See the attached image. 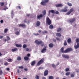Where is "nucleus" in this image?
I'll return each mask as SVG.
<instances>
[{"label":"nucleus","instance_id":"1","mask_svg":"<svg viewBox=\"0 0 79 79\" xmlns=\"http://www.w3.org/2000/svg\"><path fill=\"white\" fill-rule=\"evenodd\" d=\"M61 52L62 53H68V52H69L73 51V49L71 48H68L64 51V48L62 47L61 48Z\"/></svg>","mask_w":79,"mask_h":79},{"label":"nucleus","instance_id":"2","mask_svg":"<svg viewBox=\"0 0 79 79\" xmlns=\"http://www.w3.org/2000/svg\"><path fill=\"white\" fill-rule=\"evenodd\" d=\"M35 43L37 45H40L42 47H43L44 46V43L42 42V41H40L38 40H35Z\"/></svg>","mask_w":79,"mask_h":79},{"label":"nucleus","instance_id":"3","mask_svg":"<svg viewBox=\"0 0 79 79\" xmlns=\"http://www.w3.org/2000/svg\"><path fill=\"white\" fill-rule=\"evenodd\" d=\"M76 42L77 43V45L74 46L75 49H77L79 48V39L77 38L76 39Z\"/></svg>","mask_w":79,"mask_h":79},{"label":"nucleus","instance_id":"4","mask_svg":"<svg viewBox=\"0 0 79 79\" xmlns=\"http://www.w3.org/2000/svg\"><path fill=\"white\" fill-rule=\"evenodd\" d=\"M49 2V0H44L43 1H42L41 2V4L43 6H45L47 5L46 3H48Z\"/></svg>","mask_w":79,"mask_h":79},{"label":"nucleus","instance_id":"5","mask_svg":"<svg viewBox=\"0 0 79 79\" xmlns=\"http://www.w3.org/2000/svg\"><path fill=\"white\" fill-rule=\"evenodd\" d=\"M44 59L43 58L42 59H41L39 61L37 64V66H40V64H42L43 63H44Z\"/></svg>","mask_w":79,"mask_h":79},{"label":"nucleus","instance_id":"6","mask_svg":"<svg viewBox=\"0 0 79 79\" xmlns=\"http://www.w3.org/2000/svg\"><path fill=\"white\" fill-rule=\"evenodd\" d=\"M46 22L48 25H50V24H52V21H51V20L48 17L46 18Z\"/></svg>","mask_w":79,"mask_h":79},{"label":"nucleus","instance_id":"7","mask_svg":"<svg viewBox=\"0 0 79 79\" xmlns=\"http://www.w3.org/2000/svg\"><path fill=\"white\" fill-rule=\"evenodd\" d=\"M73 11L74 9L71 8L70 9V10L68 12L66 13V14L67 15H70V14H71V13H72V12H73Z\"/></svg>","mask_w":79,"mask_h":79},{"label":"nucleus","instance_id":"8","mask_svg":"<svg viewBox=\"0 0 79 79\" xmlns=\"http://www.w3.org/2000/svg\"><path fill=\"white\" fill-rule=\"evenodd\" d=\"M75 20H76V19L73 18L72 19L69 20H68V22H69L70 23L72 24V23H73V22H74V21H75Z\"/></svg>","mask_w":79,"mask_h":79},{"label":"nucleus","instance_id":"9","mask_svg":"<svg viewBox=\"0 0 79 79\" xmlns=\"http://www.w3.org/2000/svg\"><path fill=\"white\" fill-rule=\"evenodd\" d=\"M47 51V48L46 47H45L43 49L41 50V53H45L46 51Z\"/></svg>","mask_w":79,"mask_h":79},{"label":"nucleus","instance_id":"10","mask_svg":"<svg viewBox=\"0 0 79 79\" xmlns=\"http://www.w3.org/2000/svg\"><path fill=\"white\" fill-rule=\"evenodd\" d=\"M60 11L61 12H63V13H64V12H66L67 11H68V10L66 9V8H64V9H62L60 10Z\"/></svg>","mask_w":79,"mask_h":79},{"label":"nucleus","instance_id":"11","mask_svg":"<svg viewBox=\"0 0 79 79\" xmlns=\"http://www.w3.org/2000/svg\"><path fill=\"white\" fill-rule=\"evenodd\" d=\"M62 56L63 57V58H67V59H68V58H69V56H68V55L63 54L62 55Z\"/></svg>","mask_w":79,"mask_h":79},{"label":"nucleus","instance_id":"12","mask_svg":"<svg viewBox=\"0 0 79 79\" xmlns=\"http://www.w3.org/2000/svg\"><path fill=\"white\" fill-rule=\"evenodd\" d=\"M43 17V15L42 14H41L40 15H37V19H40V18H42Z\"/></svg>","mask_w":79,"mask_h":79},{"label":"nucleus","instance_id":"13","mask_svg":"<svg viewBox=\"0 0 79 79\" xmlns=\"http://www.w3.org/2000/svg\"><path fill=\"white\" fill-rule=\"evenodd\" d=\"M19 27H23V28L26 27V25L24 24H19Z\"/></svg>","mask_w":79,"mask_h":79},{"label":"nucleus","instance_id":"14","mask_svg":"<svg viewBox=\"0 0 79 79\" xmlns=\"http://www.w3.org/2000/svg\"><path fill=\"white\" fill-rule=\"evenodd\" d=\"M56 7H62L63 6V5L61 4H58L56 5Z\"/></svg>","mask_w":79,"mask_h":79},{"label":"nucleus","instance_id":"15","mask_svg":"<svg viewBox=\"0 0 79 79\" xmlns=\"http://www.w3.org/2000/svg\"><path fill=\"white\" fill-rule=\"evenodd\" d=\"M48 70H46L44 72V76H47L48 74Z\"/></svg>","mask_w":79,"mask_h":79},{"label":"nucleus","instance_id":"16","mask_svg":"<svg viewBox=\"0 0 79 79\" xmlns=\"http://www.w3.org/2000/svg\"><path fill=\"white\" fill-rule=\"evenodd\" d=\"M35 60H34L31 62V66H34L35 64Z\"/></svg>","mask_w":79,"mask_h":79},{"label":"nucleus","instance_id":"17","mask_svg":"<svg viewBox=\"0 0 79 79\" xmlns=\"http://www.w3.org/2000/svg\"><path fill=\"white\" fill-rule=\"evenodd\" d=\"M56 35L57 37H61V34L60 33H58L56 34Z\"/></svg>","mask_w":79,"mask_h":79},{"label":"nucleus","instance_id":"18","mask_svg":"<svg viewBox=\"0 0 79 79\" xmlns=\"http://www.w3.org/2000/svg\"><path fill=\"white\" fill-rule=\"evenodd\" d=\"M18 50V48H15L14 49H12V52H16V51H17Z\"/></svg>","mask_w":79,"mask_h":79},{"label":"nucleus","instance_id":"19","mask_svg":"<svg viewBox=\"0 0 79 79\" xmlns=\"http://www.w3.org/2000/svg\"><path fill=\"white\" fill-rule=\"evenodd\" d=\"M49 14L50 13H55V10H49Z\"/></svg>","mask_w":79,"mask_h":79},{"label":"nucleus","instance_id":"20","mask_svg":"<svg viewBox=\"0 0 79 79\" xmlns=\"http://www.w3.org/2000/svg\"><path fill=\"white\" fill-rule=\"evenodd\" d=\"M40 24V22L39 21H38L36 22V26H39Z\"/></svg>","mask_w":79,"mask_h":79},{"label":"nucleus","instance_id":"21","mask_svg":"<svg viewBox=\"0 0 79 79\" xmlns=\"http://www.w3.org/2000/svg\"><path fill=\"white\" fill-rule=\"evenodd\" d=\"M15 45L17 47H22V45L21 44H16Z\"/></svg>","mask_w":79,"mask_h":79},{"label":"nucleus","instance_id":"22","mask_svg":"<svg viewBox=\"0 0 79 79\" xmlns=\"http://www.w3.org/2000/svg\"><path fill=\"white\" fill-rule=\"evenodd\" d=\"M49 47H50V48H52L53 47V44L52 43H51L49 44Z\"/></svg>","mask_w":79,"mask_h":79},{"label":"nucleus","instance_id":"23","mask_svg":"<svg viewBox=\"0 0 79 79\" xmlns=\"http://www.w3.org/2000/svg\"><path fill=\"white\" fill-rule=\"evenodd\" d=\"M57 32H59L61 31V28L60 27H59L57 29Z\"/></svg>","mask_w":79,"mask_h":79},{"label":"nucleus","instance_id":"24","mask_svg":"<svg viewBox=\"0 0 79 79\" xmlns=\"http://www.w3.org/2000/svg\"><path fill=\"white\" fill-rule=\"evenodd\" d=\"M43 16H45V15H46V10H44L43 11Z\"/></svg>","mask_w":79,"mask_h":79},{"label":"nucleus","instance_id":"25","mask_svg":"<svg viewBox=\"0 0 79 79\" xmlns=\"http://www.w3.org/2000/svg\"><path fill=\"white\" fill-rule=\"evenodd\" d=\"M17 60L18 61H20L21 60V57L19 56H18L17 58Z\"/></svg>","mask_w":79,"mask_h":79},{"label":"nucleus","instance_id":"26","mask_svg":"<svg viewBox=\"0 0 79 79\" xmlns=\"http://www.w3.org/2000/svg\"><path fill=\"white\" fill-rule=\"evenodd\" d=\"M7 61L8 62L11 63V62H12V59H8L7 60Z\"/></svg>","mask_w":79,"mask_h":79},{"label":"nucleus","instance_id":"27","mask_svg":"<svg viewBox=\"0 0 79 79\" xmlns=\"http://www.w3.org/2000/svg\"><path fill=\"white\" fill-rule=\"evenodd\" d=\"M24 60H29V57L27 56H25L24 57Z\"/></svg>","mask_w":79,"mask_h":79},{"label":"nucleus","instance_id":"28","mask_svg":"<svg viewBox=\"0 0 79 79\" xmlns=\"http://www.w3.org/2000/svg\"><path fill=\"white\" fill-rule=\"evenodd\" d=\"M71 42V39L69 38V39H68L67 40L68 43H70Z\"/></svg>","mask_w":79,"mask_h":79},{"label":"nucleus","instance_id":"29","mask_svg":"<svg viewBox=\"0 0 79 79\" xmlns=\"http://www.w3.org/2000/svg\"><path fill=\"white\" fill-rule=\"evenodd\" d=\"M64 46H66V45H67V42H66V40H65L64 41Z\"/></svg>","mask_w":79,"mask_h":79},{"label":"nucleus","instance_id":"30","mask_svg":"<svg viewBox=\"0 0 79 79\" xmlns=\"http://www.w3.org/2000/svg\"><path fill=\"white\" fill-rule=\"evenodd\" d=\"M48 33V32H47V31H43L42 32V34H47Z\"/></svg>","mask_w":79,"mask_h":79},{"label":"nucleus","instance_id":"31","mask_svg":"<svg viewBox=\"0 0 79 79\" xmlns=\"http://www.w3.org/2000/svg\"><path fill=\"white\" fill-rule=\"evenodd\" d=\"M49 27L50 29H53V26L52 25H50Z\"/></svg>","mask_w":79,"mask_h":79},{"label":"nucleus","instance_id":"32","mask_svg":"<svg viewBox=\"0 0 79 79\" xmlns=\"http://www.w3.org/2000/svg\"><path fill=\"white\" fill-rule=\"evenodd\" d=\"M8 29L7 28L5 29L4 30V33H6V32H8Z\"/></svg>","mask_w":79,"mask_h":79},{"label":"nucleus","instance_id":"33","mask_svg":"<svg viewBox=\"0 0 79 79\" xmlns=\"http://www.w3.org/2000/svg\"><path fill=\"white\" fill-rule=\"evenodd\" d=\"M15 34L16 35H19V32L17 31L15 32Z\"/></svg>","mask_w":79,"mask_h":79},{"label":"nucleus","instance_id":"34","mask_svg":"<svg viewBox=\"0 0 79 79\" xmlns=\"http://www.w3.org/2000/svg\"><path fill=\"white\" fill-rule=\"evenodd\" d=\"M67 5H68L69 6H72V4L71 3H69V2H68Z\"/></svg>","mask_w":79,"mask_h":79},{"label":"nucleus","instance_id":"35","mask_svg":"<svg viewBox=\"0 0 79 79\" xmlns=\"http://www.w3.org/2000/svg\"><path fill=\"white\" fill-rule=\"evenodd\" d=\"M36 79H39V76L38 75H36L35 77Z\"/></svg>","mask_w":79,"mask_h":79},{"label":"nucleus","instance_id":"36","mask_svg":"<svg viewBox=\"0 0 79 79\" xmlns=\"http://www.w3.org/2000/svg\"><path fill=\"white\" fill-rule=\"evenodd\" d=\"M49 79H53V77L52 76H50L49 77Z\"/></svg>","mask_w":79,"mask_h":79},{"label":"nucleus","instance_id":"37","mask_svg":"<svg viewBox=\"0 0 79 79\" xmlns=\"http://www.w3.org/2000/svg\"><path fill=\"white\" fill-rule=\"evenodd\" d=\"M69 74H70V72H68L66 73V76H68V75H69Z\"/></svg>","mask_w":79,"mask_h":79},{"label":"nucleus","instance_id":"38","mask_svg":"<svg viewBox=\"0 0 79 79\" xmlns=\"http://www.w3.org/2000/svg\"><path fill=\"white\" fill-rule=\"evenodd\" d=\"M26 47H27V45L25 44H23V48H26Z\"/></svg>","mask_w":79,"mask_h":79},{"label":"nucleus","instance_id":"39","mask_svg":"<svg viewBox=\"0 0 79 79\" xmlns=\"http://www.w3.org/2000/svg\"><path fill=\"white\" fill-rule=\"evenodd\" d=\"M19 69H23L24 68V67H23V66H19Z\"/></svg>","mask_w":79,"mask_h":79},{"label":"nucleus","instance_id":"40","mask_svg":"<svg viewBox=\"0 0 79 79\" xmlns=\"http://www.w3.org/2000/svg\"><path fill=\"white\" fill-rule=\"evenodd\" d=\"M0 4L1 6H3L4 5V2H0Z\"/></svg>","mask_w":79,"mask_h":79},{"label":"nucleus","instance_id":"41","mask_svg":"<svg viewBox=\"0 0 79 79\" xmlns=\"http://www.w3.org/2000/svg\"><path fill=\"white\" fill-rule=\"evenodd\" d=\"M52 67L54 68H56V66H55V64H52Z\"/></svg>","mask_w":79,"mask_h":79},{"label":"nucleus","instance_id":"42","mask_svg":"<svg viewBox=\"0 0 79 79\" xmlns=\"http://www.w3.org/2000/svg\"><path fill=\"white\" fill-rule=\"evenodd\" d=\"M5 66H7L8 65V64L7 62H6L4 63Z\"/></svg>","mask_w":79,"mask_h":79},{"label":"nucleus","instance_id":"43","mask_svg":"<svg viewBox=\"0 0 79 79\" xmlns=\"http://www.w3.org/2000/svg\"><path fill=\"white\" fill-rule=\"evenodd\" d=\"M34 35H35V36H37V35H39V33H34L33 34Z\"/></svg>","mask_w":79,"mask_h":79},{"label":"nucleus","instance_id":"44","mask_svg":"<svg viewBox=\"0 0 79 79\" xmlns=\"http://www.w3.org/2000/svg\"><path fill=\"white\" fill-rule=\"evenodd\" d=\"M54 13L55 14H59V12H58V11H56V12L55 11Z\"/></svg>","mask_w":79,"mask_h":79},{"label":"nucleus","instance_id":"45","mask_svg":"<svg viewBox=\"0 0 79 79\" xmlns=\"http://www.w3.org/2000/svg\"><path fill=\"white\" fill-rule=\"evenodd\" d=\"M26 52H28L29 50V49L28 48H26L25 50Z\"/></svg>","mask_w":79,"mask_h":79},{"label":"nucleus","instance_id":"46","mask_svg":"<svg viewBox=\"0 0 79 79\" xmlns=\"http://www.w3.org/2000/svg\"><path fill=\"white\" fill-rule=\"evenodd\" d=\"M71 77H74V74H71Z\"/></svg>","mask_w":79,"mask_h":79},{"label":"nucleus","instance_id":"47","mask_svg":"<svg viewBox=\"0 0 79 79\" xmlns=\"http://www.w3.org/2000/svg\"><path fill=\"white\" fill-rule=\"evenodd\" d=\"M3 74V72H2V71L0 70V75H2Z\"/></svg>","mask_w":79,"mask_h":79},{"label":"nucleus","instance_id":"48","mask_svg":"<svg viewBox=\"0 0 79 79\" xmlns=\"http://www.w3.org/2000/svg\"><path fill=\"white\" fill-rule=\"evenodd\" d=\"M30 54L29 53H28L27 55V57H29L30 56Z\"/></svg>","mask_w":79,"mask_h":79},{"label":"nucleus","instance_id":"49","mask_svg":"<svg viewBox=\"0 0 79 79\" xmlns=\"http://www.w3.org/2000/svg\"><path fill=\"white\" fill-rule=\"evenodd\" d=\"M16 8H19V9H20V10H21V6H17Z\"/></svg>","mask_w":79,"mask_h":79},{"label":"nucleus","instance_id":"50","mask_svg":"<svg viewBox=\"0 0 79 79\" xmlns=\"http://www.w3.org/2000/svg\"><path fill=\"white\" fill-rule=\"evenodd\" d=\"M66 71H69V68H67L65 69Z\"/></svg>","mask_w":79,"mask_h":79},{"label":"nucleus","instance_id":"51","mask_svg":"<svg viewBox=\"0 0 79 79\" xmlns=\"http://www.w3.org/2000/svg\"><path fill=\"white\" fill-rule=\"evenodd\" d=\"M56 40H60V38L58 37L56 38Z\"/></svg>","mask_w":79,"mask_h":79},{"label":"nucleus","instance_id":"52","mask_svg":"<svg viewBox=\"0 0 79 79\" xmlns=\"http://www.w3.org/2000/svg\"><path fill=\"white\" fill-rule=\"evenodd\" d=\"M7 40H10V38L8 36H7Z\"/></svg>","mask_w":79,"mask_h":79},{"label":"nucleus","instance_id":"53","mask_svg":"<svg viewBox=\"0 0 79 79\" xmlns=\"http://www.w3.org/2000/svg\"><path fill=\"white\" fill-rule=\"evenodd\" d=\"M8 8L7 7H6L5 8L3 9V10H6L7 9H8Z\"/></svg>","mask_w":79,"mask_h":79},{"label":"nucleus","instance_id":"54","mask_svg":"<svg viewBox=\"0 0 79 79\" xmlns=\"http://www.w3.org/2000/svg\"><path fill=\"white\" fill-rule=\"evenodd\" d=\"M0 23H3V20H1L0 21Z\"/></svg>","mask_w":79,"mask_h":79},{"label":"nucleus","instance_id":"55","mask_svg":"<svg viewBox=\"0 0 79 79\" xmlns=\"http://www.w3.org/2000/svg\"><path fill=\"white\" fill-rule=\"evenodd\" d=\"M17 72L18 73H19V69H18L17 70Z\"/></svg>","mask_w":79,"mask_h":79},{"label":"nucleus","instance_id":"56","mask_svg":"<svg viewBox=\"0 0 79 79\" xmlns=\"http://www.w3.org/2000/svg\"><path fill=\"white\" fill-rule=\"evenodd\" d=\"M24 71H27V69L25 68L24 69Z\"/></svg>","mask_w":79,"mask_h":79},{"label":"nucleus","instance_id":"57","mask_svg":"<svg viewBox=\"0 0 79 79\" xmlns=\"http://www.w3.org/2000/svg\"><path fill=\"white\" fill-rule=\"evenodd\" d=\"M11 15H13V10H12L11 11Z\"/></svg>","mask_w":79,"mask_h":79},{"label":"nucleus","instance_id":"58","mask_svg":"<svg viewBox=\"0 0 79 79\" xmlns=\"http://www.w3.org/2000/svg\"><path fill=\"white\" fill-rule=\"evenodd\" d=\"M6 70H7V71H10V68H7L6 69Z\"/></svg>","mask_w":79,"mask_h":79},{"label":"nucleus","instance_id":"59","mask_svg":"<svg viewBox=\"0 0 79 79\" xmlns=\"http://www.w3.org/2000/svg\"><path fill=\"white\" fill-rule=\"evenodd\" d=\"M27 19H25L24 20V23H26L27 22V21H26Z\"/></svg>","mask_w":79,"mask_h":79},{"label":"nucleus","instance_id":"60","mask_svg":"<svg viewBox=\"0 0 79 79\" xmlns=\"http://www.w3.org/2000/svg\"><path fill=\"white\" fill-rule=\"evenodd\" d=\"M38 69L39 70H40V69H42V68L41 67H39Z\"/></svg>","mask_w":79,"mask_h":79},{"label":"nucleus","instance_id":"61","mask_svg":"<svg viewBox=\"0 0 79 79\" xmlns=\"http://www.w3.org/2000/svg\"><path fill=\"white\" fill-rule=\"evenodd\" d=\"M2 38H3V36H0V39H2Z\"/></svg>","mask_w":79,"mask_h":79},{"label":"nucleus","instance_id":"62","mask_svg":"<svg viewBox=\"0 0 79 79\" xmlns=\"http://www.w3.org/2000/svg\"><path fill=\"white\" fill-rule=\"evenodd\" d=\"M53 41L54 42H56V40H55V39L53 40Z\"/></svg>","mask_w":79,"mask_h":79},{"label":"nucleus","instance_id":"63","mask_svg":"<svg viewBox=\"0 0 79 79\" xmlns=\"http://www.w3.org/2000/svg\"><path fill=\"white\" fill-rule=\"evenodd\" d=\"M56 79H60V77H56Z\"/></svg>","mask_w":79,"mask_h":79},{"label":"nucleus","instance_id":"64","mask_svg":"<svg viewBox=\"0 0 79 79\" xmlns=\"http://www.w3.org/2000/svg\"><path fill=\"white\" fill-rule=\"evenodd\" d=\"M42 79H46V78L45 77H43Z\"/></svg>","mask_w":79,"mask_h":79}]
</instances>
